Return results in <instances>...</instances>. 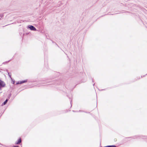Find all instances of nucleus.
I'll return each mask as SVG.
<instances>
[{
	"mask_svg": "<svg viewBox=\"0 0 147 147\" xmlns=\"http://www.w3.org/2000/svg\"><path fill=\"white\" fill-rule=\"evenodd\" d=\"M28 29L33 31H36V28L33 26L31 25H29L28 26Z\"/></svg>",
	"mask_w": 147,
	"mask_h": 147,
	"instance_id": "nucleus-1",
	"label": "nucleus"
},
{
	"mask_svg": "<svg viewBox=\"0 0 147 147\" xmlns=\"http://www.w3.org/2000/svg\"><path fill=\"white\" fill-rule=\"evenodd\" d=\"M6 84L5 82L0 79V87H5V86Z\"/></svg>",
	"mask_w": 147,
	"mask_h": 147,
	"instance_id": "nucleus-2",
	"label": "nucleus"
},
{
	"mask_svg": "<svg viewBox=\"0 0 147 147\" xmlns=\"http://www.w3.org/2000/svg\"><path fill=\"white\" fill-rule=\"evenodd\" d=\"M22 142L21 138H20L18 140V141L16 142L15 144H20Z\"/></svg>",
	"mask_w": 147,
	"mask_h": 147,
	"instance_id": "nucleus-3",
	"label": "nucleus"
},
{
	"mask_svg": "<svg viewBox=\"0 0 147 147\" xmlns=\"http://www.w3.org/2000/svg\"><path fill=\"white\" fill-rule=\"evenodd\" d=\"M9 100L8 99H7L5 100L2 104L1 106H3L4 105H5L7 103V101H8Z\"/></svg>",
	"mask_w": 147,
	"mask_h": 147,
	"instance_id": "nucleus-4",
	"label": "nucleus"
},
{
	"mask_svg": "<svg viewBox=\"0 0 147 147\" xmlns=\"http://www.w3.org/2000/svg\"><path fill=\"white\" fill-rule=\"evenodd\" d=\"M27 80H24L23 81H20V82L19 81L20 84H21L23 83L26 82H27Z\"/></svg>",
	"mask_w": 147,
	"mask_h": 147,
	"instance_id": "nucleus-5",
	"label": "nucleus"
},
{
	"mask_svg": "<svg viewBox=\"0 0 147 147\" xmlns=\"http://www.w3.org/2000/svg\"><path fill=\"white\" fill-rule=\"evenodd\" d=\"M108 147H116V146L114 145L107 146Z\"/></svg>",
	"mask_w": 147,
	"mask_h": 147,
	"instance_id": "nucleus-6",
	"label": "nucleus"
},
{
	"mask_svg": "<svg viewBox=\"0 0 147 147\" xmlns=\"http://www.w3.org/2000/svg\"><path fill=\"white\" fill-rule=\"evenodd\" d=\"M4 15L3 13L1 14L0 15V17H1V18H2V17ZM1 18H0V20H1Z\"/></svg>",
	"mask_w": 147,
	"mask_h": 147,
	"instance_id": "nucleus-7",
	"label": "nucleus"
},
{
	"mask_svg": "<svg viewBox=\"0 0 147 147\" xmlns=\"http://www.w3.org/2000/svg\"><path fill=\"white\" fill-rule=\"evenodd\" d=\"M8 75L10 77V78H11V79H12V78L11 77V75H9V73L8 72Z\"/></svg>",
	"mask_w": 147,
	"mask_h": 147,
	"instance_id": "nucleus-8",
	"label": "nucleus"
},
{
	"mask_svg": "<svg viewBox=\"0 0 147 147\" xmlns=\"http://www.w3.org/2000/svg\"><path fill=\"white\" fill-rule=\"evenodd\" d=\"M11 80L12 81L13 84H14L15 83V81L14 80H13L12 79Z\"/></svg>",
	"mask_w": 147,
	"mask_h": 147,
	"instance_id": "nucleus-9",
	"label": "nucleus"
},
{
	"mask_svg": "<svg viewBox=\"0 0 147 147\" xmlns=\"http://www.w3.org/2000/svg\"><path fill=\"white\" fill-rule=\"evenodd\" d=\"M20 84V83H19V81H18V82H17L16 84V85H17V84Z\"/></svg>",
	"mask_w": 147,
	"mask_h": 147,
	"instance_id": "nucleus-10",
	"label": "nucleus"
},
{
	"mask_svg": "<svg viewBox=\"0 0 147 147\" xmlns=\"http://www.w3.org/2000/svg\"><path fill=\"white\" fill-rule=\"evenodd\" d=\"M133 138L134 139H135V138H137L138 137L137 136H134Z\"/></svg>",
	"mask_w": 147,
	"mask_h": 147,
	"instance_id": "nucleus-11",
	"label": "nucleus"
},
{
	"mask_svg": "<svg viewBox=\"0 0 147 147\" xmlns=\"http://www.w3.org/2000/svg\"><path fill=\"white\" fill-rule=\"evenodd\" d=\"M11 60H9V61H6V62H5V63H8V62H9V61H10Z\"/></svg>",
	"mask_w": 147,
	"mask_h": 147,
	"instance_id": "nucleus-12",
	"label": "nucleus"
},
{
	"mask_svg": "<svg viewBox=\"0 0 147 147\" xmlns=\"http://www.w3.org/2000/svg\"><path fill=\"white\" fill-rule=\"evenodd\" d=\"M132 138L131 137H127V138Z\"/></svg>",
	"mask_w": 147,
	"mask_h": 147,
	"instance_id": "nucleus-13",
	"label": "nucleus"
},
{
	"mask_svg": "<svg viewBox=\"0 0 147 147\" xmlns=\"http://www.w3.org/2000/svg\"><path fill=\"white\" fill-rule=\"evenodd\" d=\"M3 64H5V62H3Z\"/></svg>",
	"mask_w": 147,
	"mask_h": 147,
	"instance_id": "nucleus-14",
	"label": "nucleus"
},
{
	"mask_svg": "<svg viewBox=\"0 0 147 147\" xmlns=\"http://www.w3.org/2000/svg\"><path fill=\"white\" fill-rule=\"evenodd\" d=\"M92 82H94V81H93V79H92Z\"/></svg>",
	"mask_w": 147,
	"mask_h": 147,
	"instance_id": "nucleus-15",
	"label": "nucleus"
},
{
	"mask_svg": "<svg viewBox=\"0 0 147 147\" xmlns=\"http://www.w3.org/2000/svg\"><path fill=\"white\" fill-rule=\"evenodd\" d=\"M95 84H93V85L94 86V85Z\"/></svg>",
	"mask_w": 147,
	"mask_h": 147,
	"instance_id": "nucleus-16",
	"label": "nucleus"
},
{
	"mask_svg": "<svg viewBox=\"0 0 147 147\" xmlns=\"http://www.w3.org/2000/svg\"><path fill=\"white\" fill-rule=\"evenodd\" d=\"M0 144H1L0 143Z\"/></svg>",
	"mask_w": 147,
	"mask_h": 147,
	"instance_id": "nucleus-17",
	"label": "nucleus"
}]
</instances>
